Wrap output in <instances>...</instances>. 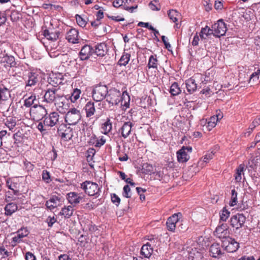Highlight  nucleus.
<instances>
[{
  "label": "nucleus",
  "mask_w": 260,
  "mask_h": 260,
  "mask_svg": "<svg viewBox=\"0 0 260 260\" xmlns=\"http://www.w3.org/2000/svg\"><path fill=\"white\" fill-rule=\"evenodd\" d=\"M60 115L57 112H52L48 115H46L43 121H40L37 128L43 135L47 133L46 127H52L53 126H58L59 124Z\"/></svg>",
  "instance_id": "1"
},
{
  "label": "nucleus",
  "mask_w": 260,
  "mask_h": 260,
  "mask_svg": "<svg viewBox=\"0 0 260 260\" xmlns=\"http://www.w3.org/2000/svg\"><path fill=\"white\" fill-rule=\"evenodd\" d=\"M59 87H48L44 95V101L49 104H52L59 101L63 97V94L60 91Z\"/></svg>",
  "instance_id": "2"
},
{
  "label": "nucleus",
  "mask_w": 260,
  "mask_h": 260,
  "mask_svg": "<svg viewBox=\"0 0 260 260\" xmlns=\"http://www.w3.org/2000/svg\"><path fill=\"white\" fill-rule=\"evenodd\" d=\"M125 95H126L128 99H129V96L126 91L121 93L119 90L115 88H112L108 91L106 101L112 105H117L119 102L122 101Z\"/></svg>",
  "instance_id": "3"
},
{
  "label": "nucleus",
  "mask_w": 260,
  "mask_h": 260,
  "mask_svg": "<svg viewBox=\"0 0 260 260\" xmlns=\"http://www.w3.org/2000/svg\"><path fill=\"white\" fill-rule=\"evenodd\" d=\"M81 188L90 196L98 197L100 194V188L96 183L90 181H85L81 183Z\"/></svg>",
  "instance_id": "4"
},
{
  "label": "nucleus",
  "mask_w": 260,
  "mask_h": 260,
  "mask_svg": "<svg viewBox=\"0 0 260 260\" xmlns=\"http://www.w3.org/2000/svg\"><path fill=\"white\" fill-rule=\"evenodd\" d=\"M108 87L105 85H97L94 86L92 91V97L95 102L102 101L107 98L108 93Z\"/></svg>",
  "instance_id": "5"
},
{
  "label": "nucleus",
  "mask_w": 260,
  "mask_h": 260,
  "mask_svg": "<svg viewBox=\"0 0 260 260\" xmlns=\"http://www.w3.org/2000/svg\"><path fill=\"white\" fill-rule=\"evenodd\" d=\"M246 219V216L242 213H237L231 216L230 220V225L234 229L235 233L244 227Z\"/></svg>",
  "instance_id": "6"
},
{
  "label": "nucleus",
  "mask_w": 260,
  "mask_h": 260,
  "mask_svg": "<svg viewBox=\"0 0 260 260\" xmlns=\"http://www.w3.org/2000/svg\"><path fill=\"white\" fill-rule=\"evenodd\" d=\"M30 113L34 120L39 121L45 118L47 111L43 106L36 104L30 109Z\"/></svg>",
  "instance_id": "7"
},
{
  "label": "nucleus",
  "mask_w": 260,
  "mask_h": 260,
  "mask_svg": "<svg viewBox=\"0 0 260 260\" xmlns=\"http://www.w3.org/2000/svg\"><path fill=\"white\" fill-rule=\"evenodd\" d=\"M81 118L80 111L75 108L70 109L65 116V121L69 125L76 124Z\"/></svg>",
  "instance_id": "8"
},
{
  "label": "nucleus",
  "mask_w": 260,
  "mask_h": 260,
  "mask_svg": "<svg viewBox=\"0 0 260 260\" xmlns=\"http://www.w3.org/2000/svg\"><path fill=\"white\" fill-rule=\"evenodd\" d=\"M212 30L214 31V36L220 38L221 36L225 35L227 27L223 19H220L216 23L212 25Z\"/></svg>",
  "instance_id": "9"
},
{
  "label": "nucleus",
  "mask_w": 260,
  "mask_h": 260,
  "mask_svg": "<svg viewBox=\"0 0 260 260\" xmlns=\"http://www.w3.org/2000/svg\"><path fill=\"white\" fill-rule=\"evenodd\" d=\"M222 247L228 252H236L239 248V243L230 237L222 241Z\"/></svg>",
  "instance_id": "10"
},
{
  "label": "nucleus",
  "mask_w": 260,
  "mask_h": 260,
  "mask_svg": "<svg viewBox=\"0 0 260 260\" xmlns=\"http://www.w3.org/2000/svg\"><path fill=\"white\" fill-rule=\"evenodd\" d=\"M57 133L64 140H70L73 136V130L66 124H60L57 128Z\"/></svg>",
  "instance_id": "11"
},
{
  "label": "nucleus",
  "mask_w": 260,
  "mask_h": 260,
  "mask_svg": "<svg viewBox=\"0 0 260 260\" xmlns=\"http://www.w3.org/2000/svg\"><path fill=\"white\" fill-rule=\"evenodd\" d=\"M182 216L181 213H175L169 217L166 222L167 229L171 232H174L177 224L180 223V219Z\"/></svg>",
  "instance_id": "12"
},
{
  "label": "nucleus",
  "mask_w": 260,
  "mask_h": 260,
  "mask_svg": "<svg viewBox=\"0 0 260 260\" xmlns=\"http://www.w3.org/2000/svg\"><path fill=\"white\" fill-rule=\"evenodd\" d=\"M192 148L190 146H183L177 152L178 161L179 162H186L189 159L188 152H191Z\"/></svg>",
  "instance_id": "13"
},
{
  "label": "nucleus",
  "mask_w": 260,
  "mask_h": 260,
  "mask_svg": "<svg viewBox=\"0 0 260 260\" xmlns=\"http://www.w3.org/2000/svg\"><path fill=\"white\" fill-rule=\"evenodd\" d=\"M229 226L226 223H221L219 225L214 232V235L220 239L227 238L229 234Z\"/></svg>",
  "instance_id": "14"
},
{
  "label": "nucleus",
  "mask_w": 260,
  "mask_h": 260,
  "mask_svg": "<svg viewBox=\"0 0 260 260\" xmlns=\"http://www.w3.org/2000/svg\"><path fill=\"white\" fill-rule=\"evenodd\" d=\"M87 118H93L98 112L95 103L90 101L86 103L83 108Z\"/></svg>",
  "instance_id": "15"
},
{
  "label": "nucleus",
  "mask_w": 260,
  "mask_h": 260,
  "mask_svg": "<svg viewBox=\"0 0 260 260\" xmlns=\"http://www.w3.org/2000/svg\"><path fill=\"white\" fill-rule=\"evenodd\" d=\"M66 39L70 43H78L79 40L78 30L74 28L70 29L67 32Z\"/></svg>",
  "instance_id": "16"
},
{
  "label": "nucleus",
  "mask_w": 260,
  "mask_h": 260,
  "mask_svg": "<svg viewBox=\"0 0 260 260\" xmlns=\"http://www.w3.org/2000/svg\"><path fill=\"white\" fill-rule=\"evenodd\" d=\"M93 50L92 47L89 45H84L79 54V57L81 60H87L89 58L90 56H92L93 54Z\"/></svg>",
  "instance_id": "17"
},
{
  "label": "nucleus",
  "mask_w": 260,
  "mask_h": 260,
  "mask_svg": "<svg viewBox=\"0 0 260 260\" xmlns=\"http://www.w3.org/2000/svg\"><path fill=\"white\" fill-rule=\"evenodd\" d=\"M93 54L99 56H105L108 51V46L105 43H100L92 47Z\"/></svg>",
  "instance_id": "18"
},
{
  "label": "nucleus",
  "mask_w": 260,
  "mask_h": 260,
  "mask_svg": "<svg viewBox=\"0 0 260 260\" xmlns=\"http://www.w3.org/2000/svg\"><path fill=\"white\" fill-rule=\"evenodd\" d=\"M64 76L61 73L53 74L48 79L49 83L52 87H58L60 84H63Z\"/></svg>",
  "instance_id": "19"
},
{
  "label": "nucleus",
  "mask_w": 260,
  "mask_h": 260,
  "mask_svg": "<svg viewBox=\"0 0 260 260\" xmlns=\"http://www.w3.org/2000/svg\"><path fill=\"white\" fill-rule=\"evenodd\" d=\"M84 197V195L81 196L80 194L76 192H70L67 194V199L69 203L73 206L78 204Z\"/></svg>",
  "instance_id": "20"
},
{
  "label": "nucleus",
  "mask_w": 260,
  "mask_h": 260,
  "mask_svg": "<svg viewBox=\"0 0 260 260\" xmlns=\"http://www.w3.org/2000/svg\"><path fill=\"white\" fill-rule=\"evenodd\" d=\"M203 249L193 248L189 252L188 258L189 260H203Z\"/></svg>",
  "instance_id": "21"
},
{
  "label": "nucleus",
  "mask_w": 260,
  "mask_h": 260,
  "mask_svg": "<svg viewBox=\"0 0 260 260\" xmlns=\"http://www.w3.org/2000/svg\"><path fill=\"white\" fill-rule=\"evenodd\" d=\"M60 32L59 30L53 31L52 29H45L43 31V35L48 40L52 41H56L59 37Z\"/></svg>",
  "instance_id": "22"
},
{
  "label": "nucleus",
  "mask_w": 260,
  "mask_h": 260,
  "mask_svg": "<svg viewBox=\"0 0 260 260\" xmlns=\"http://www.w3.org/2000/svg\"><path fill=\"white\" fill-rule=\"evenodd\" d=\"M60 202L61 198L56 196H53L48 201H46L45 205L48 209L52 210L57 207Z\"/></svg>",
  "instance_id": "23"
},
{
  "label": "nucleus",
  "mask_w": 260,
  "mask_h": 260,
  "mask_svg": "<svg viewBox=\"0 0 260 260\" xmlns=\"http://www.w3.org/2000/svg\"><path fill=\"white\" fill-rule=\"evenodd\" d=\"M132 126L133 124L131 122H125L124 123L119 130V132L121 133L122 137L125 139L129 136L132 131Z\"/></svg>",
  "instance_id": "24"
},
{
  "label": "nucleus",
  "mask_w": 260,
  "mask_h": 260,
  "mask_svg": "<svg viewBox=\"0 0 260 260\" xmlns=\"http://www.w3.org/2000/svg\"><path fill=\"white\" fill-rule=\"evenodd\" d=\"M1 62L4 63V66L6 68L14 67H16L17 64L15 58L12 56L8 55H6L2 57Z\"/></svg>",
  "instance_id": "25"
},
{
  "label": "nucleus",
  "mask_w": 260,
  "mask_h": 260,
  "mask_svg": "<svg viewBox=\"0 0 260 260\" xmlns=\"http://www.w3.org/2000/svg\"><path fill=\"white\" fill-rule=\"evenodd\" d=\"M28 79L26 81V86L35 85L38 82V74L36 73L29 72L27 74Z\"/></svg>",
  "instance_id": "26"
},
{
  "label": "nucleus",
  "mask_w": 260,
  "mask_h": 260,
  "mask_svg": "<svg viewBox=\"0 0 260 260\" xmlns=\"http://www.w3.org/2000/svg\"><path fill=\"white\" fill-rule=\"evenodd\" d=\"M221 254V250L219 244L214 243L211 245L210 248V255L211 256L216 258Z\"/></svg>",
  "instance_id": "27"
},
{
  "label": "nucleus",
  "mask_w": 260,
  "mask_h": 260,
  "mask_svg": "<svg viewBox=\"0 0 260 260\" xmlns=\"http://www.w3.org/2000/svg\"><path fill=\"white\" fill-rule=\"evenodd\" d=\"M10 97V91L4 84L0 85V101H7Z\"/></svg>",
  "instance_id": "28"
},
{
  "label": "nucleus",
  "mask_w": 260,
  "mask_h": 260,
  "mask_svg": "<svg viewBox=\"0 0 260 260\" xmlns=\"http://www.w3.org/2000/svg\"><path fill=\"white\" fill-rule=\"evenodd\" d=\"M186 87L189 94L193 93L197 89V84L195 80L190 78L186 81Z\"/></svg>",
  "instance_id": "29"
},
{
  "label": "nucleus",
  "mask_w": 260,
  "mask_h": 260,
  "mask_svg": "<svg viewBox=\"0 0 260 260\" xmlns=\"http://www.w3.org/2000/svg\"><path fill=\"white\" fill-rule=\"evenodd\" d=\"M153 251V248L150 247L149 244H145L141 248L140 254L145 258H149L152 255Z\"/></svg>",
  "instance_id": "30"
},
{
  "label": "nucleus",
  "mask_w": 260,
  "mask_h": 260,
  "mask_svg": "<svg viewBox=\"0 0 260 260\" xmlns=\"http://www.w3.org/2000/svg\"><path fill=\"white\" fill-rule=\"evenodd\" d=\"M5 214L6 216H11L13 213L15 212L18 209V206L14 203H10L7 204L5 207Z\"/></svg>",
  "instance_id": "31"
},
{
  "label": "nucleus",
  "mask_w": 260,
  "mask_h": 260,
  "mask_svg": "<svg viewBox=\"0 0 260 260\" xmlns=\"http://www.w3.org/2000/svg\"><path fill=\"white\" fill-rule=\"evenodd\" d=\"M6 185L10 189L13 191L14 194H18L19 192V190L18 189L19 183L18 182L9 179L6 181Z\"/></svg>",
  "instance_id": "32"
},
{
  "label": "nucleus",
  "mask_w": 260,
  "mask_h": 260,
  "mask_svg": "<svg viewBox=\"0 0 260 260\" xmlns=\"http://www.w3.org/2000/svg\"><path fill=\"white\" fill-rule=\"evenodd\" d=\"M134 2V0H123V2L124 3L123 9L130 13L134 12V10L138 8V5L129 6L133 4Z\"/></svg>",
  "instance_id": "33"
},
{
  "label": "nucleus",
  "mask_w": 260,
  "mask_h": 260,
  "mask_svg": "<svg viewBox=\"0 0 260 260\" xmlns=\"http://www.w3.org/2000/svg\"><path fill=\"white\" fill-rule=\"evenodd\" d=\"M73 206L70 205L62 208L59 214L64 216L66 218H69L73 215Z\"/></svg>",
  "instance_id": "34"
},
{
  "label": "nucleus",
  "mask_w": 260,
  "mask_h": 260,
  "mask_svg": "<svg viewBox=\"0 0 260 260\" xmlns=\"http://www.w3.org/2000/svg\"><path fill=\"white\" fill-rule=\"evenodd\" d=\"M245 165L244 164L240 165L236 169L235 174V179L237 182H240L242 179V174L244 175Z\"/></svg>",
  "instance_id": "35"
},
{
  "label": "nucleus",
  "mask_w": 260,
  "mask_h": 260,
  "mask_svg": "<svg viewBox=\"0 0 260 260\" xmlns=\"http://www.w3.org/2000/svg\"><path fill=\"white\" fill-rule=\"evenodd\" d=\"M168 15L170 20L175 23L178 21L179 18L181 16L179 12L173 9L169 10L168 12Z\"/></svg>",
  "instance_id": "36"
},
{
  "label": "nucleus",
  "mask_w": 260,
  "mask_h": 260,
  "mask_svg": "<svg viewBox=\"0 0 260 260\" xmlns=\"http://www.w3.org/2000/svg\"><path fill=\"white\" fill-rule=\"evenodd\" d=\"M28 235V231L26 230L24 233L22 232V229L19 230L17 232V235L13 238V242L15 243H19L20 239L23 237L27 236Z\"/></svg>",
  "instance_id": "37"
},
{
  "label": "nucleus",
  "mask_w": 260,
  "mask_h": 260,
  "mask_svg": "<svg viewBox=\"0 0 260 260\" xmlns=\"http://www.w3.org/2000/svg\"><path fill=\"white\" fill-rule=\"evenodd\" d=\"M158 65V60L156 58V55H152L149 57L147 67L149 69H157Z\"/></svg>",
  "instance_id": "38"
},
{
  "label": "nucleus",
  "mask_w": 260,
  "mask_h": 260,
  "mask_svg": "<svg viewBox=\"0 0 260 260\" xmlns=\"http://www.w3.org/2000/svg\"><path fill=\"white\" fill-rule=\"evenodd\" d=\"M131 54L128 53H124L118 61L119 64L121 66H125L129 61Z\"/></svg>",
  "instance_id": "39"
},
{
  "label": "nucleus",
  "mask_w": 260,
  "mask_h": 260,
  "mask_svg": "<svg viewBox=\"0 0 260 260\" xmlns=\"http://www.w3.org/2000/svg\"><path fill=\"white\" fill-rule=\"evenodd\" d=\"M181 90L180 89V88L179 87L178 84L177 82H174L171 87L170 90V93L173 95H178L179 93H181Z\"/></svg>",
  "instance_id": "40"
},
{
  "label": "nucleus",
  "mask_w": 260,
  "mask_h": 260,
  "mask_svg": "<svg viewBox=\"0 0 260 260\" xmlns=\"http://www.w3.org/2000/svg\"><path fill=\"white\" fill-rule=\"evenodd\" d=\"M148 240L149 241V242H147L146 244H149L150 247L151 248L157 247L159 245L160 241L157 238L154 237L153 236H148Z\"/></svg>",
  "instance_id": "41"
},
{
  "label": "nucleus",
  "mask_w": 260,
  "mask_h": 260,
  "mask_svg": "<svg viewBox=\"0 0 260 260\" xmlns=\"http://www.w3.org/2000/svg\"><path fill=\"white\" fill-rule=\"evenodd\" d=\"M142 171L146 174H151L154 172L153 167L147 163L144 164L142 166Z\"/></svg>",
  "instance_id": "42"
},
{
  "label": "nucleus",
  "mask_w": 260,
  "mask_h": 260,
  "mask_svg": "<svg viewBox=\"0 0 260 260\" xmlns=\"http://www.w3.org/2000/svg\"><path fill=\"white\" fill-rule=\"evenodd\" d=\"M230 215V212L229 211L226 207H224L220 213V222L221 221H226V220L229 218Z\"/></svg>",
  "instance_id": "43"
},
{
  "label": "nucleus",
  "mask_w": 260,
  "mask_h": 260,
  "mask_svg": "<svg viewBox=\"0 0 260 260\" xmlns=\"http://www.w3.org/2000/svg\"><path fill=\"white\" fill-rule=\"evenodd\" d=\"M112 122L110 119L108 118L106 122L103 124L102 128L104 131L105 134H108L112 129Z\"/></svg>",
  "instance_id": "44"
},
{
  "label": "nucleus",
  "mask_w": 260,
  "mask_h": 260,
  "mask_svg": "<svg viewBox=\"0 0 260 260\" xmlns=\"http://www.w3.org/2000/svg\"><path fill=\"white\" fill-rule=\"evenodd\" d=\"M5 123L10 130H12L16 126V122L13 117H10L9 118H7L5 120Z\"/></svg>",
  "instance_id": "45"
},
{
  "label": "nucleus",
  "mask_w": 260,
  "mask_h": 260,
  "mask_svg": "<svg viewBox=\"0 0 260 260\" xmlns=\"http://www.w3.org/2000/svg\"><path fill=\"white\" fill-rule=\"evenodd\" d=\"M237 192L235 189H233L231 191V198L229 203L230 206H234L237 203Z\"/></svg>",
  "instance_id": "46"
},
{
  "label": "nucleus",
  "mask_w": 260,
  "mask_h": 260,
  "mask_svg": "<svg viewBox=\"0 0 260 260\" xmlns=\"http://www.w3.org/2000/svg\"><path fill=\"white\" fill-rule=\"evenodd\" d=\"M81 93V90L78 88L75 89L70 96L71 102L75 103L79 98Z\"/></svg>",
  "instance_id": "47"
},
{
  "label": "nucleus",
  "mask_w": 260,
  "mask_h": 260,
  "mask_svg": "<svg viewBox=\"0 0 260 260\" xmlns=\"http://www.w3.org/2000/svg\"><path fill=\"white\" fill-rule=\"evenodd\" d=\"M36 100V96L35 95H31L28 98L24 100V106L26 107H31L34 103L35 101Z\"/></svg>",
  "instance_id": "48"
},
{
  "label": "nucleus",
  "mask_w": 260,
  "mask_h": 260,
  "mask_svg": "<svg viewBox=\"0 0 260 260\" xmlns=\"http://www.w3.org/2000/svg\"><path fill=\"white\" fill-rule=\"evenodd\" d=\"M77 24L81 27H84L87 24L86 21L81 16L77 14L75 16Z\"/></svg>",
  "instance_id": "49"
},
{
  "label": "nucleus",
  "mask_w": 260,
  "mask_h": 260,
  "mask_svg": "<svg viewBox=\"0 0 260 260\" xmlns=\"http://www.w3.org/2000/svg\"><path fill=\"white\" fill-rule=\"evenodd\" d=\"M260 124V116L258 117L255 118L252 123L250 125L248 129H250L249 131V133L251 132L254 128Z\"/></svg>",
  "instance_id": "50"
},
{
  "label": "nucleus",
  "mask_w": 260,
  "mask_h": 260,
  "mask_svg": "<svg viewBox=\"0 0 260 260\" xmlns=\"http://www.w3.org/2000/svg\"><path fill=\"white\" fill-rule=\"evenodd\" d=\"M215 150H213L211 151H208L207 154L204 156L203 161L204 162H207L208 161L213 158V157L215 153Z\"/></svg>",
  "instance_id": "51"
},
{
  "label": "nucleus",
  "mask_w": 260,
  "mask_h": 260,
  "mask_svg": "<svg viewBox=\"0 0 260 260\" xmlns=\"http://www.w3.org/2000/svg\"><path fill=\"white\" fill-rule=\"evenodd\" d=\"M42 175L43 180L46 183H49L51 181L50 173L47 170H43Z\"/></svg>",
  "instance_id": "52"
},
{
  "label": "nucleus",
  "mask_w": 260,
  "mask_h": 260,
  "mask_svg": "<svg viewBox=\"0 0 260 260\" xmlns=\"http://www.w3.org/2000/svg\"><path fill=\"white\" fill-rule=\"evenodd\" d=\"M122 195L124 197L129 198L131 197V188L128 185H125L123 187Z\"/></svg>",
  "instance_id": "53"
},
{
  "label": "nucleus",
  "mask_w": 260,
  "mask_h": 260,
  "mask_svg": "<svg viewBox=\"0 0 260 260\" xmlns=\"http://www.w3.org/2000/svg\"><path fill=\"white\" fill-rule=\"evenodd\" d=\"M201 34H205L207 37L214 34L213 30L212 28H210L208 26H206L205 27L202 28L201 29Z\"/></svg>",
  "instance_id": "54"
},
{
  "label": "nucleus",
  "mask_w": 260,
  "mask_h": 260,
  "mask_svg": "<svg viewBox=\"0 0 260 260\" xmlns=\"http://www.w3.org/2000/svg\"><path fill=\"white\" fill-rule=\"evenodd\" d=\"M111 198L112 202L116 206H118L119 205L120 203V199L115 193H112L111 194Z\"/></svg>",
  "instance_id": "55"
},
{
  "label": "nucleus",
  "mask_w": 260,
  "mask_h": 260,
  "mask_svg": "<svg viewBox=\"0 0 260 260\" xmlns=\"http://www.w3.org/2000/svg\"><path fill=\"white\" fill-rule=\"evenodd\" d=\"M57 221L56 219L54 217L48 216L46 219V222L48 223V226L51 228L53 224Z\"/></svg>",
  "instance_id": "56"
},
{
  "label": "nucleus",
  "mask_w": 260,
  "mask_h": 260,
  "mask_svg": "<svg viewBox=\"0 0 260 260\" xmlns=\"http://www.w3.org/2000/svg\"><path fill=\"white\" fill-rule=\"evenodd\" d=\"M217 120L214 117L212 116L210 118L209 121L208 122V127L213 128L214 127L217 122Z\"/></svg>",
  "instance_id": "57"
},
{
  "label": "nucleus",
  "mask_w": 260,
  "mask_h": 260,
  "mask_svg": "<svg viewBox=\"0 0 260 260\" xmlns=\"http://www.w3.org/2000/svg\"><path fill=\"white\" fill-rule=\"evenodd\" d=\"M48 155L50 156L52 160H54L57 157V151L55 149L54 147H52L51 151L48 153Z\"/></svg>",
  "instance_id": "58"
},
{
  "label": "nucleus",
  "mask_w": 260,
  "mask_h": 260,
  "mask_svg": "<svg viewBox=\"0 0 260 260\" xmlns=\"http://www.w3.org/2000/svg\"><path fill=\"white\" fill-rule=\"evenodd\" d=\"M106 143V140L104 138V137L102 136L100 139H98L97 138V141L96 144L94 145L95 147L100 148L102 146L104 145Z\"/></svg>",
  "instance_id": "59"
},
{
  "label": "nucleus",
  "mask_w": 260,
  "mask_h": 260,
  "mask_svg": "<svg viewBox=\"0 0 260 260\" xmlns=\"http://www.w3.org/2000/svg\"><path fill=\"white\" fill-rule=\"evenodd\" d=\"M123 0H115L113 3V6L115 8H119L121 7L123 9Z\"/></svg>",
  "instance_id": "60"
},
{
  "label": "nucleus",
  "mask_w": 260,
  "mask_h": 260,
  "mask_svg": "<svg viewBox=\"0 0 260 260\" xmlns=\"http://www.w3.org/2000/svg\"><path fill=\"white\" fill-rule=\"evenodd\" d=\"M138 25L139 26L147 28L149 30H153V27L150 25L148 22H139Z\"/></svg>",
  "instance_id": "61"
},
{
  "label": "nucleus",
  "mask_w": 260,
  "mask_h": 260,
  "mask_svg": "<svg viewBox=\"0 0 260 260\" xmlns=\"http://www.w3.org/2000/svg\"><path fill=\"white\" fill-rule=\"evenodd\" d=\"M25 260H36V256L30 252H26L25 256Z\"/></svg>",
  "instance_id": "62"
},
{
  "label": "nucleus",
  "mask_w": 260,
  "mask_h": 260,
  "mask_svg": "<svg viewBox=\"0 0 260 260\" xmlns=\"http://www.w3.org/2000/svg\"><path fill=\"white\" fill-rule=\"evenodd\" d=\"M260 74V69H258L256 72L253 73L250 77L249 81H251L252 79L254 80V78L258 80L259 78L258 75Z\"/></svg>",
  "instance_id": "63"
},
{
  "label": "nucleus",
  "mask_w": 260,
  "mask_h": 260,
  "mask_svg": "<svg viewBox=\"0 0 260 260\" xmlns=\"http://www.w3.org/2000/svg\"><path fill=\"white\" fill-rule=\"evenodd\" d=\"M97 137L95 135H93L90 138L89 141H88V144L90 145H94L96 144L97 141Z\"/></svg>",
  "instance_id": "64"
}]
</instances>
